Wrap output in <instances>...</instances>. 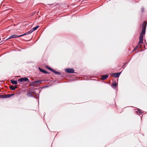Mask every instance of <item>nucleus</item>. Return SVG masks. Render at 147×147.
I'll return each mask as SVG.
<instances>
[{
	"mask_svg": "<svg viewBox=\"0 0 147 147\" xmlns=\"http://www.w3.org/2000/svg\"><path fill=\"white\" fill-rule=\"evenodd\" d=\"M18 82H29L30 81L29 79L26 77L22 78L19 79L18 80Z\"/></svg>",
	"mask_w": 147,
	"mask_h": 147,
	"instance_id": "obj_3",
	"label": "nucleus"
},
{
	"mask_svg": "<svg viewBox=\"0 0 147 147\" xmlns=\"http://www.w3.org/2000/svg\"><path fill=\"white\" fill-rule=\"evenodd\" d=\"M46 67L48 69L50 70V71H51L53 72V71L54 70L52 69L51 68L49 67V66H46Z\"/></svg>",
	"mask_w": 147,
	"mask_h": 147,
	"instance_id": "obj_17",
	"label": "nucleus"
},
{
	"mask_svg": "<svg viewBox=\"0 0 147 147\" xmlns=\"http://www.w3.org/2000/svg\"><path fill=\"white\" fill-rule=\"evenodd\" d=\"M112 87L116 89V87L117 86V83L116 82L113 83H112Z\"/></svg>",
	"mask_w": 147,
	"mask_h": 147,
	"instance_id": "obj_11",
	"label": "nucleus"
},
{
	"mask_svg": "<svg viewBox=\"0 0 147 147\" xmlns=\"http://www.w3.org/2000/svg\"><path fill=\"white\" fill-rule=\"evenodd\" d=\"M29 91H30V92L34 93L36 96H39V95L38 93L40 92V91L38 89H35V90H34L33 88H30V89Z\"/></svg>",
	"mask_w": 147,
	"mask_h": 147,
	"instance_id": "obj_2",
	"label": "nucleus"
},
{
	"mask_svg": "<svg viewBox=\"0 0 147 147\" xmlns=\"http://www.w3.org/2000/svg\"><path fill=\"white\" fill-rule=\"evenodd\" d=\"M53 72L54 73H55V74H57L58 75H60L61 74V73L60 72H59L58 71H56L55 70H54L53 71Z\"/></svg>",
	"mask_w": 147,
	"mask_h": 147,
	"instance_id": "obj_15",
	"label": "nucleus"
},
{
	"mask_svg": "<svg viewBox=\"0 0 147 147\" xmlns=\"http://www.w3.org/2000/svg\"><path fill=\"white\" fill-rule=\"evenodd\" d=\"M38 12H39V11H38V12L37 13H38Z\"/></svg>",
	"mask_w": 147,
	"mask_h": 147,
	"instance_id": "obj_33",
	"label": "nucleus"
},
{
	"mask_svg": "<svg viewBox=\"0 0 147 147\" xmlns=\"http://www.w3.org/2000/svg\"><path fill=\"white\" fill-rule=\"evenodd\" d=\"M144 11V8L143 7H142L141 8V11L142 12H143Z\"/></svg>",
	"mask_w": 147,
	"mask_h": 147,
	"instance_id": "obj_26",
	"label": "nucleus"
},
{
	"mask_svg": "<svg viewBox=\"0 0 147 147\" xmlns=\"http://www.w3.org/2000/svg\"><path fill=\"white\" fill-rule=\"evenodd\" d=\"M0 98H7L6 94H4L3 95H0Z\"/></svg>",
	"mask_w": 147,
	"mask_h": 147,
	"instance_id": "obj_14",
	"label": "nucleus"
},
{
	"mask_svg": "<svg viewBox=\"0 0 147 147\" xmlns=\"http://www.w3.org/2000/svg\"><path fill=\"white\" fill-rule=\"evenodd\" d=\"M48 5H53V4H47Z\"/></svg>",
	"mask_w": 147,
	"mask_h": 147,
	"instance_id": "obj_31",
	"label": "nucleus"
},
{
	"mask_svg": "<svg viewBox=\"0 0 147 147\" xmlns=\"http://www.w3.org/2000/svg\"><path fill=\"white\" fill-rule=\"evenodd\" d=\"M36 13V11H34V12H32V13H31V16H33Z\"/></svg>",
	"mask_w": 147,
	"mask_h": 147,
	"instance_id": "obj_22",
	"label": "nucleus"
},
{
	"mask_svg": "<svg viewBox=\"0 0 147 147\" xmlns=\"http://www.w3.org/2000/svg\"><path fill=\"white\" fill-rule=\"evenodd\" d=\"M147 24V23L144 21L142 25V30L139 37V44L143 43L144 36L145 34Z\"/></svg>",
	"mask_w": 147,
	"mask_h": 147,
	"instance_id": "obj_1",
	"label": "nucleus"
},
{
	"mask_svg": "<svg viewBox=\"0 0 147 147\" xmlns=\"http://www.w3.org/2000/svg\"><path fill=\"white\" fill-rule=\"evenodd\" d=\"M127 64V63H124L123 65L122 66V68H124L125 67V65Z\"/></svg>",
	"mask_w": 147,
	"mask_h": 147,
	"instance_id": "obj_23",
	"label": "nucleus"
},
{
	"mask_svg": "<svg viewBox=\"0 0 147 147\" xmlns=\"http://www.w3.org/2000/svg\"><path fill=\"white\" fill-rule=\"evenodd\" d=\"M101 78L102 80H104L107 79L109 77L108 75H104L101 76Z\"/></svg>",
	"mask_w": 147,
	"mask_h": 147,
	"instance_id": "obj_7",
	"label": "nucleus"
},
{
	"mask_svg": "<svg viewBox=\"0 0 147 147\" xmlns=\"http://www.w3.org/2000/svg\"><path fill=\"white\" fill-rule=\"evenodd\" d=\"M18 37H19V35H16V34H13V35H12L11 36H10L8 38H7L5 40H8V39H10L11 38H16Z\"/></svg>",
	"mask_w": 147,
	"mask_h": 147,
	"instance_id": "obj_5",
	"label": "nucleus"
},
{
	"mask_svg": "<svg viewBox=\"0 0 147 147\" xmlns=\"http://www.w3.org/2000/svg\"><path fill=\"white\" fill-rule=\"evenodd\" d=\"M65 71L68 73H76L73 68H67L65 69Z\"/></svg>",
	"mask_w": 147,
	"mask_h": 147,
	"instance_id": "obj_4",
	"label": "nucleus"
},
{
	"mask_svg": "<svg viewBox=\"0 0 147 147\" xmlns=\"http://www.w3.org/2000/svg\"><path fill=\"white\" fill-rule=\"evenodd\" d=\"M14 88H15V89L17 88L16 86H14Z\"/></svg>",
	"mask_w": 147,
	"mask_h": 147,
	"instance_id": "obj_32",
	"label": "nucleus"
},
{
	"mask_svg": "<svg viewBox=\"0 0 147 147\" xmlns=\"http://www.w3.org/2000/svg\"><path fill=\"white\" fill-rule=\"evenodd\" d=\"M137 110L138 111V112L136 111L137 113H138L140 114H141L142 113L141 110L140 109H138Z\"/></svg>",
	"mask_w": 147,
	"mask_h": 147,
	"instance_id": "obj_19",
	"label": "nucleus"
},
{
	"mask_svg": "<svg viewBox=\"0 0 147 147\" xmlns=\"http://www.w3.org/2000/svg\"><path fill=\"white\" fill-rule=\"evenodd\" d=\"M137 49V48H138V47H139V46L138 45H137L136 47H135Z\"/></svg>",
	"mask_w": 147,
	"mask_h": 147,
	"instance_id": "obj_30",
	"label": "nucleus"
},
{
	"mask_svg": "<svg viewBox=\"0 0 147 147\" xmlns=\"http://www.w3.org/2000/svg\"><path fill=\"white\" fill-rule=\"evenodd\" d=\"M39 26H37L33 28H32L31 29V30H32V32L34 31L35 30H36V29H37L39 27Z\"/></svg>",
	"mask_w": 147,
	"mask_h": 147,
	"instance_id": "obj_10",
	"label": "nucleus"
},
{
	"mask_svg": "<svg viewBox=\"0 0 147 147\" xmlns=\"http://www.w3.org/2000/svg\"><path fill=\"white\" fill-rule=\"evenodd\" d=\"M31 88H33L34 90H35V89H38L35 87H31Z\"/></svg>",
	"mask_w": 147,
	"mask_h": 147,
	"instance_id": "obj_28",
	"label": "nucleus"
},
{
	"mask_svg": "<svg viewBox=\"0 0 147 147\" xmlns=\"http://www.w3.org/2000/svg\"><path fill=\"white\" fill-rule=\"evenodd\" d=\"M136 50H137V49L135 47V48H134L133 51Z\"/></svg>",
	"mask_w": 147,
	"mask_h": 147,
	"instance_id": "obj_29",
	"label": "nucleus"
},
{
	"mask_svg": "<svg viewBox=\"0 0 147 147\" xmlns=\"http://www.w3.org/2000/svg\"><path fill=\"white\" fill-rule=\"evenodd\" d=\"M14 95V94H6L7 98H9L11 96H13Z\"/></svg>",
	"mask_w": 147,
	"mask_h": 147,
	"instance_id": "obj_16",
	"label": "nucleus"
},
{
	"mask_svg": "<svg viewBox=\"0 0 147 147\" xmlns=\"http://www.w3.org/2000/svg\"><path fill=\"white\" fill-rule=\"evenodd\" d=\"M35 83H33V82H32V84H31L30 86H32L33 87H35V85H34V84H35Z\"/></svg>",
	"mask_w": 147,
	"mask_h": 147,
	"instance_id": "obj_25",
	"label": "nucleus"
},
{
	"mask_svg": "<svg viewBox=\"0 0 147 147\" xmlns=\"http://www.w3.org/2000/svg\"><path fill=\"white\" fill-rule=\"evenodd\" d=\"M10 81H11V83L13 84L17 85L18 84V82L16 80H11Z\"/></svg>",
	"mask_w": 147,
	"mask_h": 147,
	"instance_id": "obj_9",
	"label": "nucleus"
},
{
	"mask_svg": "<svg viewBox=\"0 0 147 147\" xmlns=\"http://www.w3.org/2000/svg\"><path fill=\"white\" fill-rule=\"evenodd\" d=\"M139 44V42H138V45L139 46V48H142V45H141L140 44Z\"/></svg>",
	"mask_w": 147,
	"mask_h": 147,
	"instance_id": "obj_24",
	"label": "nucleus"
},
{
	"mask_svg": "<svg viewBox=\"0 0 147 147\" xmlns=\"http://www.w3.org/2000/svg\"><path fill=\"white\" fill-rule=\"evenodd\" d=\"M121 73V71L118 73H114L113 74V76L114 77L117 78L119 77Z\"/></svg>",
	"mask_w": 147,
	"mask_h": 147,
	"instance_id": "obj_6",
	"label": "nucleus"
},
{
	"mask_svg": "<svg viewBox=\"0 0 147 147\" xmlns=\"http://www.w3.org/2000/svg\"><path fill=\"white\" fill-rule=\"evenodd\" d=\"M42 80H38L37 81H36L34 82H33V83H35L36 84H38V83H41L42 82Z\"/></svg>",
	"mask_w": 147,
	"mask_h": 147,
	"instance_id": "obj_12",
	"label": "nucleus"
},
{
	"mask_svg": "<svg viewBox=\"0 0 147 147\" xmlns=\"http://www.w3.org/2000/svg\"><path fill=\"white\" fill-rule=\"evenodd\" d=\"M28 35L27 34L26 32L23 34L19 35V37H21V36H24V35Z\"/></svg>",
	"mask_w": 147,
	"mask_h": 147,
	"instance_id": "obj_21",
	"label": "nucleus"
},
{
	"mask_svg": "<svg viewBox=\"0 0 147 147\" xmlns=\"http://www.w3.org/2000/svg\"><path fill=\"white\" fill-rule=\"evenodd\" d=\"M38 69L40 72H41L42 73H44L45 74H48V73L49 74V73L47 71H46L45 70L42 69L40 67H38Z\"/></svg>",
	"mask_w": 147,
	"mask_h": 147,
	"instance_id": "obj_8",
	"label": "nucleus"
},
{
	"mask_svg": "<svg viewBox=\"0 0 147 147\" xmlns=\"http://www.w3.org/2000/svg\"><path fill=\"white\" fill-rule=\"evenodd\" d=\"M9 88L12 90H15V88H14V87L13 86H10Z\"/></svg>",
	"mask_w": 147,
	"mask_h": 147,
	"instance_id": "obj_18",
	"label": "nucleus"
},
{
	"mask_svg": "<svg viewBox=\"0 0 147 147\" xmlns=\"http://www.w3.org/2000/svg\"><path fill=\"white\" fill-rule=\"evenodd\" d=\"M28 96H30L31 97H34V98H36L35 96H34L32 94L31 92H28Z\"/></svg>",
	"mask_w": 147,
	"mask_h": 147,
	"instance_id": "obj_13",
	"label": "nucleus"
},
{
	"mask_svg": "<svg viewBox=\"0 0 147 147\" xmlns=\"http://www.w3.org/2000/svg\"><path fill=\"white\" fill-rule=\"evenodd\" d=\"M26 32V33L27 34V35H28L29 34H30L32 33V30L31 29L30 30L28 31V32Z\"/></svg>",
	"mask_w": 147,
	"mask_h": 147,
	"instance_id": "obj_20",
	"label": "nucleus"
},
{
	"mask_svg": "<svg viewBox=\"0 0 147 147\" xmlns=\"http://www.w3.org/2000/svg\"><path fill=\"white\" fill-rule=\"evenodd\" d=\"M146 47L145 45H143V46L142 45V48H143L145 49Z\"/></svg>",
	"mask_w": 147,
	"mask_h": 147,
	"instance_id": "obj_27",
	"label": "nucleus"
}]
</instances>
